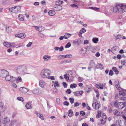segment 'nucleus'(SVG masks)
Instances as JSON below:
<instances>
[{"label":"nucleus","mask_w":126,"mask_h":126,"mask_svg":"<svg viewBox=\"0 0 126 126\" xmlns=\"http://www.w3.org/2000/svg\"><path fill=\"white\" fill-rule=\"evenodd\" d=\"M111 105L113 107H115L119 109H122L125 106V104L121 102H118L117 100L112 101Z\"/></svg>","instance_id":"obj_1"},{"label":"nucleus","mask_w":126,"mask_h":126,"mask_svg":"<svg viewBox=\"0 0 126 126\" xmlns=\"http://www.w3.org/2000/svg\"><path fill=\"white\" fill-rule=\"evenodd\" d=\"M50 75V71L48 69H44L41 71L40 76L42 78H47Z\"/></svg>","instance_id":"obj_2"},{"label":"nucleus","mask_w":126,"mask_h":126,"mask_svg":"<svg viewBox=\"0 0 126 126\" xmlns=\"http://www.w3.org/2000/svg\"><path fill=\"white\" fill-rule=\"evenodd\" d=\"M27 67L26 65H19L17 67L16 71L19 74H23L26 70Z\"/></svg>","instance_id":"obj_3"},{"label":"nucleus","mask_w":126,"mask_h":126,"mask_svg":"<svg viewBox=\"0 0 126 126\" xmlns=\"http://www.w3.org/2000/svg\"><path fill=\"white\" fill-rule=\"evenodd\" d=\"M119 94L120 95V98L125 101H126V90L122 89L119 91Z\"/></svg>","instance_id":"obj_4"},{"label":"nucleus","mask_w":126,"mask_h":126,"mask_svg":"<svg viewBox=\"0 0 126 126\" xmlns=\"http://www.w3.org/2000/svg\"><path fill=\"white\" fill-rule=\"evenodd\" d=\"M20 9L21 7L19 6H17L10 8L9 10L11 12L17 14L20 12Z\"/></svg>","instance_id":"obj_5"},{"label":"nucleus","mask_w":126,"mask_h":126,"mask_svg":"<svg viewBox=\"0 0 126 126\" xmlns=\"http://www.w3.org/2000/svg\"><path fill=\"white\" fill-rule=\"evenodd\" d=\"M9 73V72L7 70L0 69V77H5Z\"/></svg>","instance_id":"obj_6"},{"label":"nucleus","mask_w":126,"mask_h":126,"mask_svg":"<svg viewBox=\"0 0 126 126\" xmlns=\"http://www.w3.org/2000/svg\"><path fill=\"white\" fill-rule=\"evenodd\" d=\"M5 80L7 81H10L11 82H13L15 80L16 78L14 77L8 75H7L6 77Z\"/></svg>","instance_id":"obj_7"},{"label":"nucleus","mask_w":126,"mask_h":126,"mask_svg":"<svg viewBox=\"0 0 126 126\" xmlns=\"http://www.w3.org/2000/svg\"><path fill=\"white\" fill-rule=\"evenodd\" d=\"M83 42V41L82 39H78L74 40L73 42V43L75 45H79L82 44Z\"/></svg>","instance_id":"obj_8"},{"label":"nucleus","mask_w":126,"mask_h":126,"mask_svg":"<svg viewBox=\"0 0 126 126\" xmlns=\"http://www.w3.org/2000/svg\"><path fill=\"white\" fill-rule=\"evenodd\" d=\"M95 86L97 88L101 89H103L104 87L106 89L107 88V87L106 86L105 84L100 83H99L98 84H96L95 85Z\"/></svg>","instance_id":"obj_9"},{"label":"nucleus","mask_w":126,"mask_h":126,"mask_svg":"<svg viewBox=\"0 0 126 126\" xmlns=\"http://www.w3.org/2000/svg\"><path fill=\"white\" fill-rule=\"evenodd\" d=\"M10 122L9 118L7 116H5L3 119L2 122L3 124H9Z\"/></svg>","instance_id":"obj_10"},{"label":"nucleus","mask_w":126,"mask_h":126,"mask_svg":"<svg viewBox=\"0 0 126 126\" xmlns=\"http://www.w3.org/2000/svg\"><path fill=\"white\" fill-rule=\"evenodd\" d=\"M120 10L122 12H126V4H120Z\"/></svg>","instance_id":"obj_11"},{"label":"nucleus","mask_w":126,"mask_h":126,"mask_svg":"<svg viewBox=\"0 0 126 126\" xmlns=\"http://www.w3.org/2000/svg\"><path fill=\"white\" fill-rule=\"evenodd\" d=\"M15 36L21 39H23L26 36V35L24 33H21L16 34Z\"/></svg>","instance_id":"obj_12"},{"label":"nucleus","mask_w":126,"mask_h":126,"mask_svg":"<svg viewBox=\"0 0 126 126\" xmlns=\"http://www.w3.org/2000/svg\"><path fill=\"white\" fill-rule=\"evenodd\" d=\"M39 86L42 88H44L46 85V84L45 81L43 80H41L39 81Z\"/></svg>","instance_id":"obj_13"},{"label":"nucleus","mask_w":126,"mask_h":126,"mask_svg":"<svg viewBox=\"0 0 126 126\" xmlns=\"http://www.w3.org/2000/svg\"><path fill=\"white\" fill-rule=\"evenodd\" d=\"M35 113L38 117L40 118L43 120H44V118L43 116V115L41 114L40 112L36 111L35 112Z\"/></svg>","instance_id":"obj_14"},{"label":"nucleus","mask_w":126,"mask_h":126,"mask_svg":"<svg viewBox=\"0 0 126 126\" xmlns=\"http://www.w3.org/2000/svg\"><path fill=\"white\" fill-rule=\"evenodd\" d=\"M113 11L115 12H116L120 10V5L116 4L115 6L113 8Z\"/></svg>","instance_id":"obj_15"},{"label":"nucleus","mask_w":126,"mask_h":126,"mask_svg":"<svg viewBox=\"0 0 126 126\" xmlns=\"http://www.w3.org/2000/svg\"><path fill=\"white\" fill-rule=\"evenodd\" d=\"M34 27L35 28L36 30H38L39 32H41L43 31L44 30V28L42 26H35Z\"/></svg>","instance_id":"obj_16"},{"label":"nucleus","mask_w":126,"mask_h":126,"mask_svg":"<svg viewBox=\"0 0 126 126\" xmlns=\"http://www.w3.org/2000/svg\"><path fill=\"white\" fill-rule=\"evenodd\" d=\"M19 89L21 92L23 93H26L29 91L26 88L23 87L20 88Z\"/></svg>","instance_id":"obj_17"},{"label":"nucleus","mask_w":126,"mask_h":126,"mask_svg":"<svg viewBox=\"0 0 126 126\" xmlns=\"http://www.w3.org/2000/svg\"><path fill=\"white\" fill-rule=\"evenodd\" d=\"M53 9L56 11H58L61 10L62 9V6L60 5H57L55 6L53 8Z\"/></svg>","instance_id":"obj_18"},{"label":"nucleus","mask_w":126,"mask_h":126,"mask_svg":"<svg viewBox=\"0 0 126 126\" xmlns=\"http://www.w3.org/2000/svg\"><path fill=\"white\" fill-rule=\"evenodd\" d=\"M51 58V57L48 55H46L44 56L43 57V59L44 61H48Z\"/></svg>","instance_id":"obj_19"},{"label":"nucleus","mask_w":126,"mask_h":126,"mask_svg":"<svg viewBox=\"0 0 126 126\" xmlns=\"http://www.w3.org/2000/svg\"><path fill=\"white\" fill-rule=\"evenodd\" d=\"M25 107L27 109H31L32 108V104L30 103H28L25 105Z\"/></svg>","instance_id":"obj_20"},{"label":"nucleus","mask_w":126,"mask_h":126,"mask_svg":"<svg viewBox=\"0 0 126 126\" xmlns=\"http://www.w3.org/2000/svg\"><path fill=\"white\" fill-rule=\"evenodd\" d=\"M100 103H97L94 105V106H93L94 109L97 110L100 107Z\"/></svg>","instance_id":"obj_21"},{"label":"nucleus","mask_w":126,"mask_h":126,"mask_svg":"<svg viewBox=\"0 0 126 126\" xmlns=\"http://www.w3.org/2000/svg\"><path fill=\"white\" fill-rule=\"evenodd\" d=\"M52 82L53 83V85L55 88L59 87L60 83L57 81H52Z\"/></svg>","instance_id":"obj_22"},{"label":"nucleus","mask_w":126,"mask_h":126,"mask_svg":"<svg viewBox=\"0 0 126 126\" xmlns=\"http://www.w3.org/2000/svg\"><path fill=\"white\" fill-rule=\"evenodd\" d=\"M73 1H74L75 3V4L77 5V6H80L82 4V3L80 1H77V0H72Z\"/></svg>","instance_id":"obj_23"},{"label":"nucleus","mask_w":126,"mask_h":126,"mask_svg":"<svg viewBox=\"0 0 126 126\" xmlns=\"http://www.w3.org/2000/svg\"><path fill=\"white\" fill-rule=\"evenodd\" d=\"M87 51V49L85 48H82L80 51V53L83 54L86 53Z\"/></svg>","instance_id":"obj_24"},{"label":"nucleus","mask_w":126,"mask_h":126,"mask_svg":"<svg viewBox=\"0 0 126 126\" xmlns=\"http://www.w3.org/2000/svg\"><path fill=\"white\" fill-rule=\"evenodd\" d=\"M3 45L5 46L8 47H10L11 46V43H9L7 42H4L3 43Z\"/></svg>","instance_id":"obj_25"},{"label":"nucleus","mask_w":126,"mask_h":126,"mask_svg":"<svg viewBox=\"0 0 126 126\" xmlns=\"http://www.w3.org/2000/svg\"><path fill=\"white\" fill-rule=\"evenodd\" d=\"M113 112L114 114L117 116H118L120 115V112L115 109L113 111Z\"/></svg>","instance_id":"obj_26"},{"label":"nucleus","mask_w":126,"mask_h":126,"mask_svg":"<svg viewBox=\"0 0 126 126\" xmlns=\"http://www.w3.org/2000/svg\"><path fill=\"white\" fill-rule=\"evenodd\" d=\"M55 12L54 11L51 10L49 11L48 14L50 16H53L55 14Z\"/></svg>","instance_id":"obj_27"},{"label":"nucleus","mask_w":126,"mask_h":126,"mask_svg":"<svg viewBox=\"0 0 126 126\" xmlns=\"http://www.w3.org/2000/svg\"><path fill=\"white\" fill-rule=\"evenodd\" d=\"M71 34L68 33H66L64 35L65 39H67L69 38L71 35Z\"/></svg>","instance_id":"obj_28"},{"label":"nucleus","mask_w":126,"mask_h":126,"mask_svg":"<svg viewBox=\"0 0 126 126\" xmlns=\"http://www.w3.org/2000/svg\"><path fill=\"white\" fill-rule=\"evenodd\" d=\"M90 64L91 67H95V64L94 61L93 60H91L90 62Z\"/></svg>","instance_id":"obj_29"},{"label":"nucleus","mask_w":126,"mask_h":126,"mask_svg":"<svg viewBox=\"0 0 126 126\" xmlns=\"http://www.w3.org/2000/svg\"><path fill=\"white\" fill-rule=\"evenodd\" d=\"M18 18L21 21H23L24 20V16L22 15H19L18 16Z\"/></svg>","instance_id":"obj_30"},{"label":"nucleus","mask_w":126,"mask_h":126,"mask_svg":"<svg viewBox=\"0 0 126 126\" xmlns=\"http://www.w3.org/2000/svg\"><path fill=\"white\" fill-rule=\"evenodd\" d=\"M16 120H12L11 121L10 123L11 126H13L16 124Z\"/></svg>","instance_id":"obj_31"},{"label":"nucleus","mask_w":126,"mask_h":126,"mask_svg":"<svg viewBox=\"0 0 126 126\" xmlns=\"http://www.w3.org/2000/svg\"><path fill=\"white\" fill-rule=\"evenodd\" d=\"M98 41V38L96 37H94L92 39V41L94 43H97Z\"/></svg>","instance_id":"obj_32"},{"label":"nucleus","mask_w":126,"mask_h":126,"mask_svg":"<svg viewBox=\"0 0 126 126\" xmlns=\"http://www.w3.org/2000/svg\"><path fill=\"white\" fill-rule=\"evenodd\" d=\"M112 69L116 74H117L119 73V72L116 67H112Z\"/></svg>","instance_id":"obj_33"},{"label":"nucleus","mask_w":126,"mask_h":126,"mask_svg":"<svg viewBox=\"0 0 126 126\" xmlns=\"http://www.w3.org/2000/svg\"><path fill=\"white\" fill-rule=\"evenodd\" d=\"M73 112L72 110H70L68 111V115L69 117H71L73 115Z\"/></svg>","instance_id":"obj_34"},{"label":"nucleus","mask_w":126,"mask_h":126,"mask_svg":"<svg viewBox=\"0 0 126 126\" xmlns=\"http://www.w3.org/2000/svg\"><path fill=\"white\" fill-rule=\"evenodd\" d=\"M121 121H116L115 122V126H121Z\"/></svg>","instance_id":"obj_35"},{"label":"nucleus","mask_w":126,"mask_h":126,"mask_svg":"<svg viewBox=\"0 0 126 126\" xmlns=\"http://www.w3.org/2000/svg\"><path fill=\"white\" fill-rule=\"evenodd\" d=\"M63 3L62 0H60L57 1L56 2V4L57 5H59L62 4Z\"/></svg>","instance_id":"obj_36"},{"label":"nucleus","mask_w":126,"mask_h":126,"mask_svg":"<svg viewBox=\"0 0 126 126\" xmlns=\"http://www.w3.org/2000/svg\"><path fill=\"white\" fill-rule=\"evenodd\" d=\"M6 31L7 32H10L11 31V28L10 27H7L6 28Z\"/></svg>","instance_id":"obj_37"},{"label":"nucleus","mask_w":126,"mask_h":126,"mask_svg":"<svg viewBox=\"0 0 126 126\" xmlns=\"http://www.w3.org/2000/svg\"><path fill=\"white\" fill-rule=\"evenodd\" d=\"M72 2L74 3V4H71L70 5L72 7L78 8V7L77 6V5H76L75 4V2L73 1L72 0Z\"/></svg>","instance_id":"obj_38"},{"label":"nucleus","mask_w":126,"mask_h":126,"mask_svg":"<svg viewBox=\"0 0 126 126\" xmlns=\"http://www.w3.org/2000/svg\"><path fill=\"white\" fill-rule=\"evenodd\" d=\"M77 86V84L75 83L72 84L70 85V87L72 89L76 88Z\"/></svg>","instance_id":"obj_39"},{"label":"nucleus","mask_w":126,"mask_h":126,"mask_svg":"<svg viewBox=\"0 0 126 126\" xmlns=\"http://www.w3.org/2000/svg\"><path fill=\"white\" fill-rule=\"evenodd\" d=\"M69 74H66L64 75V77L65 79H66L67 80H68L69 79Z\"/></svg>","instance_id":"obj_40"},{"label":"nucleus","mask_w":126,"mask_h":126,"mask_svg":"<svg viewBox=\"0 0 126 126\" xmlns=\"http://www.w3.org/2000/svg\"><path fill=\"white\" fill-rule=\"evenodd\" d=\"M98 102V101L97 99L95 98L94 99L93 103L92 104L93 106H94V105H95Z\"/></svg>","instance_id":"obj_41"},{"label":"nucleus","mask_w":126,"mask_h":126,"mask_svg":"<svg viewBox=\"0 0 126 126\" xmlns=\"http://www.w3.org/2000/svg\"><path fill=\"white\" fill-rule=\"evenodd\" d=\"M22 79L20 77H19L17 78L16 79V81L17 82H19L21 81Z\"/></svg>","instance_id":"obj_42"},{"label":"nucleus","mask_w":126,"mask_h":126,"mask_svg":"<svg viewBox=\"0 0 126 126\" xmlns=\"http://www.w3.org/2000/svg\"><path fill=\"white\" fill-rule=\"evenodd\" d=\"M115 86L118 89V90H120V91L122 89H122L120 88L119 83L116 85Z\"/></svg>","instance_id":"obj_43"},{"label":"nucleus","mask_w":126,"mask_h":126,"mask_svg":"<svg viewBox=\"0 0 126 126\" xmlns=\"http://www.w3.org/2000/svg\"><path fill=\"white\" fill-rule=\"evenodd\" d=\"M101 111H98V113L96 115V117L97 118L100 117L101 116Z\"/></svg>","instance_id":"obj_44"},{"label":"nucleus","mask_w":126,"mask_h":126,"mask_svg":"<svg viewBox=\"0 0 126 126\" xmlns=\"http://www.w3.org/2000/svg\"><path fill=\"white\" fill-rule=\"evenodd\" d=\"M64 56V58H66V57L70 58L72 57V55L70 54H68L67 55H65Z\"/></svg>","instance_id":"obj_45"},{"label":"nucleus","mask_w":126,"mask_h":126,"mask_svg":"<svg viewBox=\"0 0 126 126\" xmlns=\"http://www.w3.org/2000/svg\"><path fill=\"white\" fill-rule=\"evenodd\" d=\"M81 104V103H80L76 102L74 103V107H77V106H79Z\"/></svg>","instance_id":"obj_46"},{"label":"nucleus","mask_w":126,"mask_h":126,"mask_svg":"<svg viewBox=\"0 0 126 126\" xmlns=\"http://www.w3.org/2000/svg\"><path fill=\"white\" fill-rule=\"evenodd\" d=\"M17 99L18 100L20 101L21 102H23L24 100L23 98L21 97H18Z\"/></svg>","instance_id":"obj_47"},{"label":"nucleus","mask_w":126,"mask_h":126,"mask_svg":"<svg viewBox=\"0 0 126 126\" xmlns=\"http://www.w3.org/2000/svg\"><path fill=\"white\" fill-rule=\"evenodd\" d=\"M78 79L79 81L80 82H82L83 80H84V79L83 78L80 77H78Z\"/></svg>","instance_id":"obj_48"},{"label":"nucleus","mask_w":126,"mask_h":126,"mask_svg":"<svg viewBox=\"0 0 126 126\" xmlns=\"http://www.w3.org/2000/svg\"><path fill=\"white\" fill-rule=\"evenodd\" d=\"M94 47L93 46H90L89 47V50L91 51L92 52H94L93 50Z\"/></svg>","instance_id":"obj_49"},{"label":"nucleus","mask_w":126,"mask_h":126,"mask_svg":"<svg viewBox=\"0 0 126 126\" xmlns=\"http://www.w3.org/2000/svg\"><path fill=\"white\" fill-rule=\"evenodd\" d=\"M69 100L71 104H72L74 103V99L73 98H69Z\"/></svg>","instance_id":"obj_50"},{"label":"nucleus","mask_w":126,"mask_h":126,"mask_svg":"<svg viewBox=\"0 0 126 126\" xmlns=\"http://www.w3.org/2000/svg\"><path fill=\"white\" fill-rule=\"evenodd\" d=\"M71 44L70 42L68 43L65 45V47L66 48H68L70 47Z\"/></svg>","instance_id":"obj_51"},{"label":"nucleus","mask_w":126,"mask_h":126,"mask_svg":"<svg viewBox=\"0 0 126 126\" xmlns=\"http://www.w3.org/2000/svg\"><path fill=\"white\" fill-rule=\"evenodd\" d=\"M65 63H70L72 62V61L71 60H64Z\"/></svg>","instance_id":"obj_52"},{"label":"nucleus","mask_w":126,"mask_h":126,"mask_svg":"<svg viewBox=\"0 0 126 126\" xmlns=\"http://www.w3.org/2000/svg\"><path fill=\"white\" fill-rule=\"evenodd\" d=\"M86 31V30H85L84 28H83L81 29L80 32L82 33L85 32Z\"/></svg>","instance_id":"obj_53"},{"label":"nucleus","mask_w":126,"mask_h":126,"mask_svg":"<svg viewBox=\"0 0 126 126\" xmlns=\"http://www.w3.org/2000/svg\"><path fill=\"white\" fill-rule=\"evenodd\" d=\"M106 121V120H103V119H102L101 120V123L102 124H104Z\"/></svg>","instance_id":"obj_54"},{"label":"nucleus","mask_w":126,"mask_h":126,"mask_svg":"<svg viewBox=\"0 0 126 126\" xmlns=\"http://www.w3.org/2000/svg\"><path fill=\"white\" fill-rule=\"evenodd\" d=\"M47 78L48 79H51L52 80H54L55 79V78L53 76H48V77Z\"/></svg>","instance_id":"obj_55"},{"label":"nucleus","mask_w":126,"mask_h":126,"mask_svg":"<svg viewBox=\"0 0 126 126\" xmlns=\"http://www.w3.org/2000/svg\"><path fill=\"white\" fill-rule=\"evenodd\" d=\"M80 114L81 115L83 116L85 114V111H80Z\"/></svg>","instance_id":"obj_56"},{"label":"nucleus","mask_w":126,"mask_h":126,"mask_svg":"<svg viewBox=\"0 0 126 126\" xmlns=\"http://www.w3.org/2000/svg\"><path fill=\"white\" fill-rule=\"evenodd\" d=\"M113 72L112 70H110V71L109 73V75H110L112 76L113 74Z\"/></svg>","instance_id":"obj_57"},{"label":"nucleus","mask_w":126,"mask_h":126,"mask_svg":"<svg viewBox=\"0 0 126 126\" xmlns=\"http://www.w3.org/2000/svg\"><path fill=\"white\" fill-rule=\"evenodd\" d=\"M89 43V41L88 40H85L84 42V44H87Z\"/></svg>","instance_id":"obj_58"},{"label":"nucleus","mask_w":126,"mask_h":126,"mask_svg":"<svg viewBox=\"0 0 126 126\" xmlns=\"http://www.w3.org/2000/svg\"><path fill=\"white\" fill-rule=\"evenodd\" d=\"M88 88L89 89L87 91L88 92H90L92 90V88L91 87H88Z\"/></svg>","instance_id":"obj_59"},{"label":"nucleus","mask_w":126,"mask_h":126,"mask_svg":"<svg viewBox=\"0 0 126 126\" xmlns=\"http://www.w3.org/2000/svg\"><path fill=\"white\" fill-rule=\"evenodd\" d=\"M100 68L99 69L101 70H102L103 69V66L102 64L100 63V65H99Z\"/></svg>","instance_id":"obj_60"},{"label":"nucleus","mask_w":126,"mask_h":126,"mask_svg":"<svg viewBox=\"0 0 126 126\" xmlns=\"http://www.w3.org/2000/svg\"><path fill=\"white\" fill-rule=\"evenodd\" d=\"M63 84L64 87L66 88L67 87V85L65 82H63Z\"/></svg>","instance_id":"obj_61"},{"label":"nucleus","mask_w":126,"mask_h":126,"mask_svg":"<svg viewBox=\"0 0 126 126\" xmlns=\"http://www.w3.org/2000/svg\"><path fill=\"white\" fill-rule=\"evenodd\" d=\"M99 65H100V63H97L96 66L95 68L97 69H99L100 67Z\"/></svg>","instance_id":"obj_62"},{"label":"nucleus","mask_w":126,"mask_h":126,"mask_svg":"<svg viewBox=\"0 0 126 126\" xmlns=\"http://www.w3.org/2000/svg\"><path fill=\"white\" fill-rule=\"evenodd\" d=\"M122 117L125 121V124L126 125V117L124 115H123L122 116Z\"/></svg>","instance_id":"obj_63"},{"label":"nucleus","mask_w":126,"mask_h":126,"mask_svg":"<svg viewBox=\"0 0 126 126\" xmlns=\"http://www.w3.org/2000/svg\"><path fill=\"white\" fill-rule=\"evenodd\" d=\"M66 92L67 93L70 94L71 93V91L70 89H68L66 91Z\"/></svg>","instance_id":"obj_64"}]
</instances>
